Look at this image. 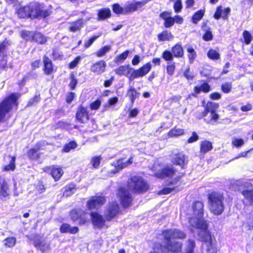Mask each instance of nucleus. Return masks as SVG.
<instances>
[{
	"label": "nucleus",
	"instance_id": "nucleus-49",
	"mask_svg": "<svg viewBox=\"0 0 253 253\" xmlns=\"http://www.w3.org/2000/svg\"><path fill=\"white\" fill-rule=\"evenodd\" d=\"M3 243L6 248H11L15 245L16 239L14 237H8L3 241Z\"/></svg>",
	"mask_w": 253,
	"mask_h": 253
},
{
	"label": "nucleus",
	"instance_id": "nucleus-1",
	"mask_svg": "<svg viewBox=\"0 0 253 253\" xmlns=\"http://www.w3.org/2000/svg\"><path fill=\"white\" fill-rule=\"evenodd\" d=\"M164 239L167 241L166 245L160 243H155L152 250L149 253H181L183 244L181 242H171V239H184L186 238V234L180 229L170 228L162 231Z\"/></svg>",
	"mask_w": 253,
	"mask_h": 253
},
{
	"label": "nucleus",
	"instance_id": "nucleus-59",
	"mask_svg": "<svg viewBox=\"0 0 253 253\" xmlns=\"http://www.w3.org/2000/svg\"><path fill=\"white\" fill-rule=\"evenodd\" d=\"M100 37V34H99L98 35H94L89 38V39L85 42L84 44V47L85 48H88L90 46H91L93 42L96 40L99 37Z\"/></svg>",
	"mask_w": 253,
	"mask_h": 253
},
{
	"label": "nucleus",
	"instance_id": "nucleus-12",
	"mask_svg": "<svg viewBox=\"0 0 253 253\" xmlns=\"http://www.w3.org/2000/svg\"><path fill=\"white\" fill-rule=\"evenodd\" d=\"M49 145L45 140L38 141L34 147L30 148L27 152V155L31 160H37L41 157V153L39 151L44 149L43 147Z\"/></svg>",
	"mask_w": 253,
	"mask_h": 253
},
{
	"label": "nucleus",
	"instance_id": "nucleus-16",
	"mask_svg": "<svg viewBox=\"0 0 253 253\" xmlns=\"http://www.w3.org/2000/svg\"><path fill=\"white\" fill-rule=\"evenodd\" d=\"M106 201L104 196H92L87 201L86 208L88 210H98L105 203Z\"/></svg>",
	"mask_w": 253,
	"mask_h": 253
},
{
	"label": "nucleus",
	"instance_id": "nucleus-10",
	"mask_svg": "<svg viewBox=\"0 0 253 253\" xmlns=\"http://www.w3.org/2000/svg\"><path fill=\"white\" fill-rule=\"evenodd\" d=\"M10 44L9 41L5 38L0 42V71L6 70L8 68L7 47Z\"/></svg>",
	"mask_w": 253,
	"mask_h": 253
},
{
	"label": "nucleus",
	"instance_id": "nucleus-52",
	"mask_svg": "<svg viewBox=\"0 0 253 253\" xmlns=\"http://www.w3.org/2000/svg\"><path fill=\"white\" fill-rule=\"evenodd\" d=\"M112 8L113 11L117 15L124 14L125 8L122 7L118 3H115L112 4Z\"/></svg>",
	"mask_w": 253,
	"mask_h": 253
},
{
	"label": "nucleus",
	"instance_id": "nucleus-6",
	"mask_svg": "<svg viewBox=\"0 0 253 253\" xmlns=\"http://www.w3.org/2000/svg\"><path fill=\"white\" fill-rule=\"evenodd\" d=\"M128 188L135 194H143L147 192L150 185L142 177L134 175L127 180Z\"/></svg>",
	"mask_w": 253,
	"mask_h": 253
},
{
	"label": "nucleus",
	"instance_id": "nucleus-26",
	"mask_svg": "<svg viewBox=\"0 0 253 253\" xmlns=\"http://www.w3.org/2000/svg\"><path fill=\"white\" fill-rule=\"evenodd\" d=\"M106 63L104 60L95 62L90 66V70L95 75H100L106 70Z\"/></svg>",
	"mask_w": 253,
	"mask_h": 253
},
{
	"label": "nucleus",
	"instance_id": "nucleus-14",
	"mask_svg": "<svg viewBox=\"0 0 253 253\" xmlns=\"http://www.w3.org/2000/svg\"><path fill=\"white\" fill-rule=\"evenodd\" d=\"M201 241L206 244L207 253H217V250L215 246V239L213 235L210 234L209 233L204 234L202 236Z\"/></svg>",
	"mask_w": 253,
	"mask_h": 253
},
{
	"label": "nucleus",
	"instance_id": "nucleus-41",
	"mask_svg": "<svg viewBox=\"0 0 253 253\" xmlns=\"http://www.w3.org/2000/svg\"><path fill=\"white\" fill-rule=\"evenodd\" d=\"M186 50L189 62L192 64L197 58V54L196 51L191 45L188 46L186 48Z\"/></svg>",
	"mask_w": 253,
	"mask_h": 253
},
{
	"label": "nucleus",
	"instance_id": "nucleus-60",
	"mask_svg": "<svg viewBox=\"0 0 253 253\" xmlns=\"http://www.w3.org/2000/svg\"><path fill=\"white\" fill-rule=\"evenodd\" d=\"M81 57L80 56H76L72 61H71L68 64V67L69 69H72L76 67L79 64Z\"/></svg>",
	"mask_w": 253,
	"mask_h": 253
},
{
	"label": "nucleus",
	"instance_id": "nucleus-45",
	"mask_svg": "<svg viewBox=\"0 0 253 253\" xmlns=\"http://www.w3.org/2000/svg\"><path fill=\"white\" fill-rule=\"evenodd\" d=\"M208 57L212 60H218L220 58V54L218 51L212 48H210L207 53Z\"/></svg>",
	"mask_w": 253,
	"mask_h": 253
},
{
	"label": "nucleus",
	"instance_id": "nucleus-13",
	"mask_svg": "<svg viewBox=\"0 0 253 253\" xmlns=\"http://www.w3.org/2000/svg\"><path fill=\"white\" fill-rule=\"evenodd\" d=\"M177 172V170L172 165H167L154 173L155 176L160 178H172Z\"/></svg>",
	"mask_w": 253,
	"mask_h": 253
},
{
	"label": "nucleus",
	"instance_id": "nucleus-46",
	"mask_svg": "<svg viewBox=\"0 0 253 253\" xmlns=\"http://www.w3.org/2000/svg\"><path fill=\"white\" fill-rule=\"evenodd\" d=\"M46 187L42 180H38L37 183L35 185V190L37 194H40L44 192Z\"/></svg>",
	"mask_w": 253,
	"mask_h": 253
},
{
	"label": "nucleus",
	"instance_id": "nucleus-3",
	"mask_svg": "<svg viewBox=\"0 0 253 253\" xmlns=\"http://www.w3.org/2000/svg\"><path fill=\"white\" fill-rule=\"evenodd\" d=\"M21 95L20 93L12 92L0 101V124L4 121L6 116L13 109H17Z\"/></svg>",
	"mask_w": 253,
	"mask_h": 253
},
{
	"label": "nucleus",
	"instance_id": "nucleus-35",
	"mask_svg": "<svg viewBox=\"0 0 253 253\" xmlns=\"http://www.w3.org/2000/svg\"><path fill=\"white\" fill-rule=\"evenodd\" d=\"M65 190L63 193V195L66 197L71 196L74 194L77 190V188L76 184L73 182L69 183L64 187Z\"/></svg>",
	"mask_w": 253,
	"mask_h": 253
},
{
	"label": "nucleus",
	"instance_id": "nucleus-11",
	"mask_svg": "<svg viewBox=\"0 0 253 253\" xmlns=\"http://www.w3.org/2000/svg\"><path fill=\"white\" fill-rule=\"evenodd\" d=\"M122 214L120 207L116 201L109 202L106 207L104 216L108 221H110L113 218Z\"/></svg>",
	"mask_w": 253,
	"mask_h": 253
},
{
	"label": "nucleus",
	"instance_id": "nucleus-19",
	"mask_svg": "<svg viewBox=\"0 0 253 253\" xmlns=\"http://www.w3.org/2000/svg\"><path fill=\"white\" fill-rule=\"evenodd\" d=\"M75 118L77 121L81 124L87 123L89 120V114L87 108L80 105L77 109Z\"/></svg>",
	"mask_w": 253,
	"mask_h": 253
},
{
	"label": "nucleus",
	"instance_id": "nucleus-34",
	"mask_svg": "<svg viewBox=\"0 0 253 253\" xmlns=\"http://www.w3.org/2000/svg\"><path fill=\"white\" fill-rule=\"evenodd\" d=\"M37 76V74L36 73L29 72L17 82V84L20 87H22L26 84L27 80L36 79Z\"/></svg>",
	"mask_w": 253,
	"mask_h": 253
},
{
	"label": "nucleus",
	"instance_id": "nucleus-62",
	"mask_svg": "<svg viewBox=\"0 0 253 253\" xmlns=\"http://www.w3.org/2000/svg\"><path fill=\"white\" fill-rule=\"evenodd\" d=\"M174 24V19L173 17L169 16L166 20L164 21V26L165 28H170Z\"/></svg>",
	"mask_w": 253,
	"mask_h": 253
},
{
	"label": "nucleus",
	"instance_id": "nucleus-7",
	"mask_svg": "<svg viewBox=\"0 0 253 253\" xmlns=\"http://www.w3.org/2000/svg\"><path fill=\"white\" fill-rule=\"evenodd\" d=\"M31 19L45 18L50 16L52 11L48 9H44L43 6L37 1L29 3Z\"/></svg>",
	"mask_w": 253,
	"mask_h": 253
},
{
	"label": "nucleus",
	"instance_id": "nucleus-42",
	"mask_svg": "<svg viewBox=\"0 0 253 253\" xmlns=\"http://www.w3.org/2000/svg\"><path fill=\"white\" fill-rule=\"evenodd\" d=\"M78 147V144L75 140H71L68 143H66L63 146L62 152L68 153L70 151L75 149Z\"/></svg>",
	"mask_w": 253,
	"mask_h": 253
},
{
	"label": "nucleus",
	"instance_id": "nucleus-36",
	"mask_svg": "<svg viewBox=\"0 0 253 253\" xmlns=\"http://www.w3.org/2000/svg\"><path fill=\"white\" fill-rule=\"evenodd\" d=\"M83 21L82 19H78L75 21L71 23V25L69 27V30L72 32H75L80 31L83 26Z\"/></svg>",
	"mask_w": 253,
	"mask_h": 253
},
{
	"label": "nucleus",
	"instance_id": "nucleus-40",
	"mask_svg": "<svg viewBox=\"0 0 253 253\" xmlns=\"http://www.w3.org/2000/svg\"><path fill=\"white\" fill-rule=\"evenodd\" d=\"M241 194L249 205H253V189L243 190L241 191Z\"/></svg>",
	"mask_w": 253,
	"mask_h": 253
},
{
	"label": "nucleus",
	"instance_id": "nucleus-63",
	"mask_svg": "<svg viewBox=\"0 0 253 253\" xmlns=\"http://www.w3.org/2000/svg\"><path fill=\"white\" fill-rule=\"evenodd\" d=\"M101 104V101L99 99H97L89 105V108L92 110H96L99 109Z\"/></svg>",
	"mask_w": 253,
	"mask_h": 253
},
{
	"label": "nucleus",
	"instance_id": "nucleus-2",
	"mask_svg": "<svg viewBox=\"0 0 253 253\" xmlns=\"http://www.w3.org/2000/svg\"><path fill=\"white\" fill-rule=\"evenodd\" d=\"M152 67L151 63L148 62L137 69L130 67L128 65H121L114 71L118 75L125 76L128 78L129 81H131L146 76L151 71Z\"/></svg>",
	"mask_w": 253,
	"mask_h": 253
},
{
	"label": "nucleus",
	"instance_id": "nucleus-32",
	"mask_svg": "<svg viewBox=\"0 0 253 253\" xmlns=\"http://www.w3.org/2000/svg\"><path fill=\"white\" fill-rule=\"evenodd\" d=\"M171 51L174 57L182 58L184 56V49L180 42L176 43L171 47Z\"/></svg>",
	"mask_w": 253,
	"mask_h": 253
},
{
	"label": "nucleus",
	"instance_id": "nucleus-15",
	"mask_svg": "<svg viewBox=\"0 0 253 253\" xmlns=\"http://www.w3.org/2000/svg\"><path fill=\"white\" fill-rule=\"evenodd\" d=\"M42 170L46 173H49L55 182L59 181L64 174L62 168L56 165L45 166Z\"/></svg>",
	"mask_w": 253,
	"mask_h": 253
},
{
	"label": "nucleus",
	"instance_id": "nucleus-17",
	"mask_svg": "<svg viewBox=\"0 0 253 253\" xmlns=\"http://www.w3.org/2000/svg\"><path fill=\"white\" fill-rule=\"evenodd\" d=\"M42 71L46 76H52L56 71V68L55 67L52 60L44 54L42 57Z\"/></svg>",
	"mask_w": 253,
	"mask_h": 253
},
{
	"label": "nucleus",
	"instance_id": "nucleus-33",
	"mask_svg": "<svg viewBox=\"0 0 253 253\" xmlns=\"http://www.w3.org/2000/svg\"><path fill=\"white\" fill-rule=\"evenodd\" d=\"M32 41L39 44H43L47 42V38L40 32L35 31L33 32Z\"/></svg>",
	"mask_w": 253,
	"mask_h": 253
},
{
	"label": "nucleus",
	"instance_id": "nucleus-50",
	"mask_svg": "<svg viewBox=\"0 0 253 253\" xmlns=\"http://www.w3.org/2000/svg\"><path fill=\"white\" fill-rule=\"evenodd\" d=\"M15 156H12L10 162L8 165L4 166L2 168V170L4 171H13L15 169Z\"/></svg>",
	"mask_w": 253,
	"mask_h": 253
},
{
	"label": "nucleus",
	"instance_id": "nucleus-44",
	"mask_svg": "<svg viewBox=\"0 0 253 253\" xmlns=\"http://www.w3.org/2000/svg\"><path fill=\"white\" fill-rule=\"evenodd\" d=\"M243 41L242 42L246 45H249L253 40V37L250 31L245 30L242 33Z\"/></svg>",
	"mask_w": 253,
	"mask_h": 253
},
{
	"label": "nucleus",
	"instance_id": "nucleus-64",
	"mask_svg": "<svg viewBox=\"0 0 253 253\" xmlns=\"http://www.w3.org/2000/svg\"><path fill=\"white\" fill-rule=\"evenodd\" d=\"M244 143V140L242 138H235L232 141V146L236 147H240Z\"/></svg>",
	"mask_w": 253,
	"mask_h": 253
},
{
	"label": "nucleus",
	"instance_id": "nucleus-28",
	"mask_svg": "<svg viewBox=\"0 0 253 253\" xmlns=\"http://www.w3.org/2000/svg\"><path fill=\"white\" fill-rule=\"evenodd\" d=\"M17 16L20 19H31V14H30L29 3L23 6L19 7L16 12Z\"/></svg>",
	"mask_w": 253,
	"mask_h": 253
},
{
	"label": "nucleus",
	"instance_id": "nucleus-43",
	"mask_svg": "<svg viewBox=\"0 0 253 253\" xmlns=\"http://www.w3.org/2000/svg\"><path fill=\"white\" fill-rule=\"evenodd\" d=\"M127 93L130 99V104L132 106L135 100L139 95L140 93L134 88L132 87L127 90Z\"/></svg>",
	"mask_w": 253,
	"mask_h": 253
},
{
	"label": "nucleus",
	"instance_id": "nucleus-37",
	"mask_svg": "<svg viewBox=\"0 0 253 253\" xmlns=\"http://www.w3.org/2000/svg\"><path fill=\"white\" fill-rule=\"evenodd\" d=\"M185 131L183 129L177 128L176 126H174L170 129L167 133L169 137H178L183 135Z\"/></svg>",
	"mask_w": 253,
	"mask_h": 253
},
{
	"label": "nucleus",
	"instance_id": "nucleus-54",
	"mask_svg": "<svg viewBox=\"0 0 253 253\" xmlns=\"http://www.w3.org/2000/svg\"><path fill=\"white\" fill-rule=\"evenodd\" d=\"M110 49V46L109 45H106L98 49L95 53V54L97 57H101L104 56Z\"/></svg>",
	"mask_w": 253,
	"mask_h": 253
},
{
	"label": "nucleus",
	"instance_id": "nucleus-21",
	"mask_svg": "<svg viewBox=\"0 0 253 253\" xmlns=\"http://www.w3.org/2000/svg\"><path fill=\"white\" fill-rule=\"evenodd\" d=\"M90 215L91 221L94 227L101 229L105 226L107 220L99 212L92 211L90 213Z\"/></svg>",
	"mask_w": 253,
	"mask_h": 253
},
{
	"label": "nucleus",
	"instance_id": "nucleus-23",
	"mask_svg": "<svg viewBox=\"0 0 253 253\" xmlns=\"http://www.w3.org/2000/svg\"><path fill=\"white\" fill-rule=\"evenodd\" d=\"M33 240L34 247L42 253H46L51 250L50 243L42 240L40 235H37Z\"/></svg>",
	"mask_w": 253,
	"mask_h": 253
},
{
	"label": "nucleus",
	"instance_id": "nucleus-38",
	"mask_svg": "<svg viewBox=\"0 0 253 253\" xmlns=\"http://www.w3.org/2000/svg\"><path fill=\"white\" fill-rule=\"evenodd\" d=\"M173 38L171 33L168 30H164L158 35V39L159 41H169Z\"/></svg>",
	"mask_w": 253,
	"mask_h": 253
},
{
	"label": "nucleus",
	"instance_id": "nucleus-27",
	"mask_svg": "<svg viewBox=\"0 0 253 253\" xmlns=\"http://www.w3.org/2000/svg\"><path fill=\"white\" fill-rule=\"evenodd\" d=\"M193 213L194 215L199 217H203L204 211V204L201 201H195L192 205Z\"/></svg>",
	"mask_w": 253,
	"mask_h": 253
},
{
	"label": "nucleus",
	"instance_id": "nucleus-18",
	"mask_svg": "<svg viewBox=\"0 0 253 253\" xmlns=\"http://www.w3.org/2000/svg\"><path fill=\"white\" fill-rule=\"evenodd\" d=\"M133 156H131L127 160H125L126 158H120L116 160V161L112 164L115 168L114 171H113L112 173H115L118 172L124 168H126L129 166L131 165L133 161Z\"/></svg>",
	"mask_w": 253,
	"mask_h": 253
},
{
	"label": "nucleus",
	"instance_id": "nucleus-30",
	"mask_svg": "<svg viewBox=\"0 0 253 253\" xmlns=\"http://www.w3.org/2000/svg\"><path fill=\"white\" fill-rule=\"evenodd\" d=\"M97 19L102 21L109 18L111 16V12L109 8H102L98 10Z\"/></svg>",
	"mask_w": 253,
	"mask_h": 253
},
{
	"label": "nucleus",
	"instance_id": "nucleus-31",
	"mask_svg": "<svg viewBox=\"0 0 253 253\" xmlns=\"http://www.w3.org/2000/svg\"><path fill=\"white\" fill-rule=\"evenodd\" d=\"M213 148L212 142L207 140H204L200 142V153L205 154L211 151Z\"/></svg>",
	"mask_w": 253,
	"mask_h": 253
},
{
	"label": "nucleus",
	"instance_id": "nucleus-8",
	"mask_svg": "<svg viewBox=\"0 0 253 253\" xmlns=\"http://www.w3.org/2000/svg\"><path fill=\"white\" fill-rule=\"evenodd\" d=\"M71 220L79 225L87 224L90 222L88 213L81 208H74L69 212Z\"/></svg>",
	"mask_w": 253,
	"mask_h": 253
},
{
	"label": "nucleus",
	"instance_id": "nucleus-25",
	"mask_svg": "<svg viewBox=\"0 0 253 253\" xmlns=\"http://www.w3.org/2000/svg\"><path fill=\"white\" fill-rule=\"evenodd\" d=\"M208 227L209 223L207 220L204 219L203 217H198L196 223L195 228L202 230V232H200L198 233L201 240H202V236L204 234L209 233L210 234H211V232L208 230Z\"/></svg>",
	"mask_w": 253,
	"mask_h": 253
},
{
	"label": "nucleus",
	"instance_id": "nucleus-47",
	"mask_svg": "<svg viewBox=\"0 0 253 253\" xmlns=\"http://www.w3.org/2000/svg\"><path fill=\"white\" fill-rule=\"evenodd\" d=\"M220 89L224 94L230 93L232 90V84L230 82H227L222 84L220 85Z\"/></svg>",
	"mask_w": 253,
	"mask_h": 253
},
{
	"label": "nucleus",
	"instance_id": "nucleus-29",
	"mask_svg": "<svg viewBox=\"0 0 253 253\" xmlns=\"http://www.w3.org/2000/svg\"><path fill=\"white\" fill-rule=\"evenodd\" d=\"M59 230L61 233H69L71 234H75L79 232V229L78 226H71L68 223H62L60 226Z\"/></svg>",
	"mask_w": 253,
	"mask_h": 253
},
{
	"label": "nucleus",
	"instance_id": "nucleus-53",
	"mask_svg": "<svg viewBox=\"0 0 253 253\" xmlns=\"http://www.w3.org/2000/svg\"><path fill=\"white\" fill-rule=\"evenodd\" d=\"M101 159L102 157L101 156H96L91 158L90 163L92 167L94 169L98 168L100 164Z\"/></svg>",
	"mask_w": 253,
	"mask_h": 253
},
{
	"label": "nucleus",
	"instance_id": "nucleus-57",
	"mask_svg": "<svg viewBox=\"0 0 253 253\" xmlns=\"http://www.w3.org/2000/svg\"><path fill=\"white\" fill-rule=\"evenodd\" d=\"M162 57L167 61H170L173 60L174 57L172 51L166 50H164L162 54Z\"/></svg>",
	"mask_w": 253,
	"mask_h": 253
},
{
	"label": "nucleus",
	"instance_id": "nucleus-61",
	"mask_svg": "<svg viewBox=\"0 0 253 253\" xmlns=\"http://www.w3.org/2000/svg\"><path fill=\"white\" fill-rule=\"evenodd\" d=\"M204 41L206 42L211 41L213 39V35L211 33V30L208 29L205 31V33L203 34L202 37Z\"/></svg>",
	"mask_w": 253,
	"mask_h": 253
},
{
	"label": "nucleus",
	"instance_id": "nucleus-20",
	"mask_svg": "<svg viewBox=\"0 0 253 253\" xmlns=\"http://www.w3.org/2000/svg\"><path fill=\"white\" fill-rule=\"evenodd\" d=\"M201 83H202L200 86L196 85L194 87V92L188 95L187 99H191L192 96L197 98L198 94L201 92L208 93L211 90V87L207 81L202 80Z\"/></svg>",
	"mask_w": 253,
	"mask_h": 253
},
{
	"label": "nucleus",
	"instance_id": "nucleus-55",
	"mask_svg": "<svg viewBox=\"0 0 253 253\" xmlns=\"http://www.w3.org/2000/svg\"><path fill=\"white\" fill-rule=\"evenodd\" d=\"M196 247L195 242L194 240L188 239V245L186 247L185 253H194V250Z\"/></svg>",
	"mask_w": 253,
	"mask_h": 253
},
{
	"label": "nucleus",
	"instance_id": "nucleus-4",
	"mask_svg": "<svg viewBox=\"0 0 253 253\" xmlns=\"http://www.w3.org/2000/svg\"><path fill=\"white\" fill-rule=\"evenodd\" d=\"M210 211L214 215L221 214L225 209L224 194L216 191H211L207 194Z\"/></svg>",
	"mask_w": 253,
	"mask_h": 253
},
{
	"label": "nucleus",
	"instance_id": "nucleus-24",
	"mask_svg": "<svg viewBox=\"0 0 253 253\" xmlns=\"http://www.w3.org/2000/svg\"><path fill=\"white\" fill-rule=\"evenodd\" d=\"M10 193V189L6 179L0 176V199H8Z\"/></svg>",
	"mask_w": 253,
	"mask_h": 253
},
{
	"label": "nucleus",
	"instance_id": "nucleus-5",
	"mask_svg": "<svg viewBox=\"0 0 253 253\" xmlns=\"http://www.w3.org/2000/svg\"><path fill=\"white\" fill-rule=\"evenodd\" d=\"M219 105L218 103L208 101L204 107V110L201 113V118H204V122L207 124L214 126L217 124L219 115L216 110Z\"/></svg>",
	"mask_w": 253,
	"mask_h": 253
},
{
	"label": "nucleus",
	"instance_id": "nucleus-9",
	"mask_svg": "<svg viewBox=\"0 0 253 253\" xmlns=\"http://www.w3.org/2000/svg\"><path fill=\"white\" fill-rule=\"evenodd\" d=\"M117 196L123 208H128L132 205L133 197L126 187L121 186L118 188Z\"/></svg>",
	"mask_w": 253,
	"mask_h": 253
},
{
	"label": "nucleus",
	"instance_id": "nucleus-58",
	"mask_svg": "<svg viewBox=\"0 0 253 253\" xmlns=\"http://www.w3.org/2000/svg\"><path fill=\"white\" fill-rule=\"evenodd\" d=\"M51 56L54 60H56L62 58L63 55L60 52L59 47H55L52 48Z\"/></svg>",
	"mask_w": 253,
	"mask_h": 253
},
{
	"label": "nucleus",
	"instance_id": "nucleus-56",
	"mask_svg": "<svg viewBox=\"0 0 253 253\" xmlns=\"http://www.w3.org/2000/svg\"><path fill=\"white\" fill-rule=\"evenodd\" d=\"M183 76L188 81H192L194 78L195 75L191 71L190 68L188 67L183 73Z\"/></svg>",
	"mask_w": 253,
	"mask_h": 253
},
{
	"label": "nucleus",
	"instance_id": "nucleus-39",
	"mask_svg": "<svg viewBox=\"0 0 253 253\" xmlns=\"http://www.w3.org/2000/svg\"><path fill=\"white\" fill-rule=\"evenodd\" d=\"M205 13V9H200L196 11L191 17L192 22L195 24H197V23L203 18Z\"/></svg>",
	"mask_w": 253,
	"mask_h": 253
},
{
	"label": "nucleus",
	"instance_id": "nucleus-22",
	"mask_svg": "<svg viewBox=\"0 0 253 253\" xmlns=\"http://www.w3.org/2000/svg\"><path fill=\"white\" fill-rule=\"evenodd\" d=\"M187 157L182 152L173 155L171 161L172 165L179 166L181 169H185L188 163Z\"/></svg>",
	"mask_w": 253,
	"mask_h": 253
},
{
	"label": "nucleus",
	"instance_id": "nucleus-48",
	"mask_svg": "<svg viewBox=\"0 0 253 253\" xmlns=\"http://www.w3.org/2000/svg\"><path fill=\"white\" fill-rule=\"evenodd\" d=\"M69 79L70 80V82L68 84V86L69 87L70 90H74L75 89L78 83V80L76 78L74 72H72L70 74Z\"/></svg>",
	"mask_w": 253,
	"mask_h": 253
},
{
	"label": "nucleus",
	"instance_id": "nucleus-51",
	"mask_svg": "<svg viewBox=\"0 0 253 253\" xmlns=\"http://www.w3.org/2000/svg\"><path fill=\"white\" fill-rule=\"evenodd\" d=\"M33 32L23 30L21 31L20 36L26 41H32Z\"/></svg>",
	"mask_w": 253,
	"mask_h": 253
}]
</instances>
